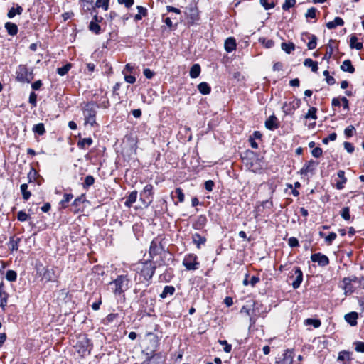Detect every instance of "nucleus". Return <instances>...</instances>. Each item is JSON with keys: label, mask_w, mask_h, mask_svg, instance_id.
Returning a JSON list of instances; mask_svg holds the SVG:
<instances>
[{"label": "nucleus", "mask_w": 364, "mask_h": 364, "mask_svg": "<svg viewBox=\"0 0 364 364\" xmlns=\"http://www.w3.org/2000/svg\"><path fill=\"white\" fill-rule=\"evenodd\" d=\"M16 79L21 82L29 83L33 79V75L32 71H28L26 65H20L16 71Z\"/></svg>", "instance_id": "nucleus-5"}, {"label": "nucleus", "mask_w": 364, "mask_h": 364, "mask_svg": "<svg viewBox=\"0 0 364 364\" xmlns=\"http://www.w3.org/2000/svg\"><path fill=\"white\" fill-rule=\"evenodd\" d=\"M95 183V178L92 176H87L85 178V181L82 183V186L85 189H87L89 187L92 186Z\"/></svg>", "instance_id": "nucleus-45"}, {"label": "nucleus", "mask_w": 364, "mask_h": 364, "mask_svg": "<svg viewBox=\"0 0 364 364\" xmlns=\"http://www.w3.org/2000/svg\"><path fill=\"white\" fill-rule=\"evenodd\" d=\"M296 4V0H285L282 4V8L284 11H288L290 8H292Z\"/></svg>", "instance_id": "nucleus-50"}, {"label": "nucleus", "mask_w": 364, "mask_h": 364, "mask_svg": "<svg viewBox=\"0 0 364 364\" xmlns=\"http://www.w3.org/2000/svg\"><path fill=\"white\" fill-rule=\"evenodd\" d=\"M323 154V151L320 147H316L311 151V154L316 158L320 157Z\"/></svg>", "instance_id": "nucleus-63"}, {"label": "nucleus", "mask_w": 364, "mask_h": 364, "mask_svg": "<svg viewBox=\"0 0 364 364\" xmlns=\"http://www.w3.org/2000/svg\"><path fill=\"white\" fill-rule=\"evenodd\" d=\"M175 292V288L173 286H165L163 291L160 294V297L164 299L168 296H171Z\"/></svg>", "instance_id": "nucleus-28"}, {"label": "nucleus", "mask_w": 364, "mask_h": 364, "mask_svg": "<svg viewBox=\"0 0 364 364\" xmlns=\"http://www.w3.org/2000/svg\"><path fill=\"white\" fill-rule=\"evenodd\" d=\"M176 196L178 198V202L183 203L185 199V196L183 192V190L181 188H177L175 191Z\"/></svg>", "instance_id": "nucleus-55"}, {"label": "nucleus", "mask_w": 364, "mask_h": 364, "mask_svg": "<svg viewBox=\"0 0 364 364\" xmlns=\"http://www.w3.org/2000/svg\"><path fill=\"white\" fill-rule=\"evenodd\" d=\"M316 112H317V109L316 107H311L308 110V112L304 115V118L305 119H317Z\"/></svg>", "instance_id": "nucleus-41"}, {"label": "nucleus", "mask_w": 364, "mask_h": 364, "mask_svg": "<svg viewBox=\"0 0 364 364\" xmlns=\"http://www.w3.org/2000/svg\"><path fill=\"white\" fill-rule=\"evenodd\" d=\"M109 0H96L95 6L98 8L101 7L105 11H107L109 9Z\"/></svg>", "instance_id": "nucleus-46"}, {"label": "nucleus", "mask_w": 364, "mask_h": 364, "mask_svg": "<svg viewBox=\"0 0 364 364\" xmlns=\"http://www.w3.org/2000/svg\"><path fill=\"white\" fill-rule=\"evenodd\" d=\"M20 238H14V237L10 238L9 243V248L11 251H16L18 248V243L20 242Z\"/></svg>", "instance_id": "nucleus-35"}, {"label": "nucleus", "mask_w": 364, "mask_h": 364, "mask_svg": "<svg viewBox=\"0 0 364 364\" xmlns=\"http://www.w3.org/2000/svg\"><path fill=\"white\" fill-rule=\"evenodd\" d=\"M294 274H292L290 277L294 278L292 282V287L294 289H296L300 287L303 281V272L298 267H294Z\"/></svg>", "instance_id": "nucleus-9"}, {"label": "nucleus", "mask_w": 364, "mask_h": 364, "mask_svg": "<svg viewBox=\"0 0 364 364\" xmlns=\"http://www.w3.org/2000/svg\"><path fill=\"white\" fill-rule=\"evenodd\" d=\"M164 358L161 353H155L148 357L141 364H163Z\"/></svg>", "instance_id": "nucleus-13"}, {"label": "nucleus", "mask_w": 364, "mask_h": 364, "mask_svg": "<svg viewBox=\"0 0 364 364\" xmlns=\"http://www.w3.org/2000/svg\"><path fill=\"white\" fill-rule=\"evenodd\" d=\"M358 318V315L356 312L353 311L350 312L345 315V320L348 322L351 326H355L357 324V319Z\"/></svg>", "instance_id": "nucleus-21"}, {"label": "nucleus", "mask_w": 364, "mask_h": 364, "mask_svg": "<svg viewBox=\"0 0 364 364\" xmlns=\"http://www.w3.org/2000/svg\"><path fill=\"white\" fill-rule=\"evenodd\" d=\"M337 235L332 232L329 233V235L326 237H325V242L327 243L328 245H331L332 242L336 238Z\"/></svg>", "instance_id": "nucleus-57"}, {"label": "nucleus", "mask_w": 364, "mask_h": 364, "mask_svg": "<svg viewBox=\"0 0 364 364\" xmlns=\"http://www.w3.org/2000/svg\"><path fill=\"white\" fill-rule=\"evenodd\" d=\"M357 278L354 277L353 278L350 277H345L343 279V283L344 284V290L346 293H352L353 292V286L351 284L352 282H355Z\"/></svg>", "instance_id": "nucleus-20"}, {"label": "nucleus", "mask_w": 364, "mask_h": 364, "mask_svg": "<svg viewBox=\"0 0 364 364\" xmlns=\"http://www.w3.org/2000/svg\"><path fill=\"white\" fill-rule=\"evenodd\" d=\"M138 193L136 191H132L129 196H127L126 201L124 202V205L127 208L132 207L133 203L136 201Z\"/></svg>", "instance_id": "nucleus-22"}, {"label": "nucleus", "mask_w": 364, "mask_h": 364, "mask_svg": "<svg viewBox=\"0 0 364 364\" xmlns=\"http://www.w3.org/2000/svg\"><path fill=\"white\" fill-rule=\"evenodd\" d=\"M338 361H343L344 362H350V354L348 352L346 351H342L340 352L338 356Z\"/></svg>", "instance_id": "nucleus-44"}, {"label": "nucleus", "mask_w": 364, "mask_h": 364, "mask_svg": "<svg viewBox=\"0 0 364 364\" xmlns=\"http://www.w3.org/2000/svg\"><path fill=\"white\" fill-rule=\"evenodd\" d=\"M136 9L138 10V14L134 16L135 21H139L143 16L144 17L147 16V9L146 8L142 6H137Z\"/></svg>", "instance_id": "nucleus-33"}, {"label": "nucleus", "mask_w": 364, "mask_h": 364, "mask_svg": "<svg viewBox=\"0 0 364 364\" xmlns=\"http://www.w3.org/2000/svg\"><path fill=\"white\" fill-rule=\"evenodd\" d=\"M282 49L286 52L287 53L289 54L295 49V45L290 42V43H282L281 45Z\"/></svg>", "instance_id": "nucleus-36"}, {"label": "nucleus", "mask_w": 364, "mask_h": 364, "mask_svg": "<svg viewBox=\"0 0 364 364\" xmlns=\"http://www.w3.org/2000/svg\"><path fill=\"white\" fill-rule=\"evenodd\" d=\"M183 265L187 270H196L199 268L200 263L198 262V257L195 254H188L185 256L183 260Z\"/></svg>", "instance_id": "nucleus-6"}, {"label": "nucleus", "mask_w": 364, "mask_h": 364, "mask_svg": "<svg viewBox=\"0 0 364 364\" xmlns=\"http://www.w3.org/2000/svg\"><path fill=\"white\" fill-rule=\"evenodd\" d=\"M42 279H44L46 282L55 281L56 277L55 275V271L53 269H45Z\"/></svg>", "instance_id": "nucleus-18"}, {"label": "nucleus", "mask_w": 364, "mask_h": 364, "mask_svg": "<svg viewBox=\"0 0 364 364\" xmlns=\"http://www.w3.org/2000/svg\"><path fill=\"white\" fill-rule=\"evenodd\" d=\"M99 107L94 102L87 103L82 109V114L85 119V125H90L93 127L97 124L96 114L97 109Z\"/></svg>", "instance_id": "nucleus-2"}, {"label": "nucleus", "mask_w": 364, "mask_h": 364, "mask_svg": "<svg viewBox=\"0 0 364 364\" xmlns=\"http://www.w3.org/2000/svg\"><path fill=\"white\" fill-rule=\"evenodd\" d=\"M153 186L151 184H147L144 186L141 196H144L145 197L151 196L153 194Z\"/></svg>", "instance_id": "nucleus-47"}, {"label": "nucleus", "mask_w": 364, "mask_h": 364, "mask_svg": "<svg viewBox=\"0 0 364 364\" xmlns=\"http://www.w3.org/2000/svg\"><path fill=\"white\" fill-rule=\"evenodd\" d=\"M350 46L351 48L360 50L363 48V43L358 41V38L355 36H353L350 39Z\"/></svg>", "instance_id": "nucleus-31"}, {"label": "nucleus", "mask_w": 364, "mask_h": 364, "mask_svg": "<svg viewBox=\"0 0 364 364\" xmlns=\"http://www.w3.org/2000/svg\"><path fill=\"white\" fill-rule=\"evenodd\" d=\"M343 25V20L341 17H336L333 21H329L326 23V27L328 29H333L336 26H342Z\"/></svg>", "instance_id": "nucleus-25"}, {"label": "nucleus", "mask_w": 364, "mask_h": 364, "mask_svg": "<svg viewBox=\"0 0 364 364\" xmlns=\"http://www.w3.org/2000/svg\"><path fill=\"white\" fill-rule=\"evenodd\" d=\"M200 73V66L199 64H194L192 65L190 70V77L191 78H196L199 76Z\"/></svg>", "instance_id": "nucleus-32"}, {"label": "nucleus", "mask_w": 364, "mask_h": 364, "mask_svg": "<svg viewBox=\"0 0 364 364\" xmlns=\"http://www.w3.org/2000/svg\"><path fill=\"white\" fill-rule=\"evenodd\" d=\"M6 279L9 282H14L16 280L17 274L14 270H8L5 276Z\"/></svg>", "instance_id": "nucleus-49"}, {"label": "nucleus", "mask_w": 364, "mask_h": 364, "mask_svg": "<svg viewBox=\"0 0 364 364\" xmlns=\"http://www.w3.org/2000/svg\"><path fill=\"white\" fill-rule=\"evenodd\" d=\"M265 127L269 130H274L279 127L277 118L274 115L270 116L265 122Z\"/></svg>", "instance_id": "nucleus-17"}, {"label": "nucleus", "mask_w": 364, "mask_h": 364, "mask_svg": "<svg viewBox=\"0 0 364 364\" xmlns=\"http://www.w3.org/2000/svg\"><path fill=\"white\" fill-rule=\"evenodd\" d=\"M20 188H21V193H22L23 198L25 200H28L29 198L31 196V193L30 191H28L27 190L28 189V185L26 183H23V184L21 185Z\"/></svg>", "instance_id": "nucleus-37"}, {"label": "nucleus", "mask_w": 364, "mask_h": 364, "mask_svg": "<svg viewBox=\"0 0 364 364\" xmlns=\"http://www.w3.org/2000/svg\"><path fill=\"white\" fill-rule=\"evenodd\" d=\"M156 269V266L151 259L138 263L135 269V280L139 283H147L146 285H149Z\"/></svg>", "instance_id": "nucleus-1"}, {"label": "nucleus", "mask_w": 364, "mask_h": 364, "mask_svg": "<svg viewBox=\"0 0 364 364\" xmlns=\"http://www.w3.org/2000/svg\"><path fill=\"white\" fill-rule=\"evenodd\" d=\"M92 139L90 137L80 139L77 142V146L80 149H85L86 146L92 145Z\"/></svg>", "instance_id": "nucleus-34"}, {"label": "nucleus", "mask_w": 364, "mask_h": 364, "mask_svg": "<svg viewBox=\"0 0 364 364\" xmlns=\"http://www.w3.org/2000/svg\"><path fill=\"white\" fill-rule=\"evenodd\" d=\"M259 42L265 46L266 48H272L274 43L272 40H266L265 38H259Z\"/></svg>", "instance_id": "nucleus-61"}, {"label": "nucleus", "mask_w": 364, "mask_h": 364, "mask_svg": "<svg viewBox=\"0 0 364 364\" xmlns=\"http://www.w3.org/2000/svg\"><path fill=\"white\" fill-rule=\"evenodd\" d=\"M117 314H109L106 318L103 320L104 324L108 325L114 321V320L117 317Z\"/></svg>", "instance_id": "nucleus-51"}, {"label": "nucleus", "mask_w": 364, "mask_h": 364, "mask_svg": "<svg viewBox=\"0 0 364 364\" xmlns=\"http://www.w3.org/2000/svg\"><path fill=\"white\" fill-rule=\"evenodd\" d=\"M192 240L198 248H200V245H204L206 242V238L198 233L193 234L192 235Z\"/></svg>", "instance_id": "nucleus-24"}, {"label": "nucleus", "mask_w": 364, "mask_h": 364, "mask_svg": "<svg viewBox=\"0 0 364 364\" xmlns=\"http://www.w3.org/2000/svg\"><path fill=\"white\" fill-rule=\"evenodd\" d=\"M28 218V214L23 210L19 211L17 214V218L21 222H24V221L27 220Z\"/></svg>", "instance_id": "nucleus-59"}, {"label": "nucleus", "mask_w": 364, "mask_h": 364, "mask_svg": "<svg viewBox=\"0 0 364 364\" xmlns=\"http://www.w3.org/2000/svg\"><path fill=\"white\" fill-rule=\"evenodd\" d=\"M224 47L225 50L228 53H231L234 50L236 49V41L235 39L232 37L228 38L224 44Z\"/></svg>", "instance_id": "nucleus-19"}, {"label": "nucleus", "mask_w": 364, "mask_h": 364, "mask_svg": "<svg viewBox=\"0 0 364 364\" xmlns=\"http://www.w3.org/2000/svg\"><path fill=\"white\" fill-rule=\"evenodd\" d=\"M129 279L126 275H119L109 284L115 295H120L129 288Z\"/></svg>", "instance_id": "nucleus-3"}, {"label": "nucleus", "mask_w": 364, "mask_h": 364, "mask_svg": "<svg viewBox=\"0 0 364 364\" xmlns=\"http://www.w3.org/2000/svg\"><path fill=\"white\" fill-rule=\"evenodd\" d=\"M77 353L82 357L89 355L92 350L90 341L85 336H82L78 338L75 345Z\"/></svg>", "instance_id": "nucleus-4"}, {"label": "nucleus", "mask_w": 364, "mask_h": 364, "mask_svg": "<svg viewBox=\"0 0 364 364\" xmlns=\"http://www.w3.org/2000/svg\"><path fill=\"white\" fill-rule=\"evenodd\" d=\"M163 247L160 242H158L156 240H154L150 245L149 247V257L152 259L156 255H159L162 250Z\"/></svg>", "instance_id": "nucleus-11"}, {"label": "nucleus", "mask_w": 364, "mask_h": 364, "mask_svg": "<svg viewBox=\"0 0 364 364\" xmlns=\"http://www.w3.org/2000/svg\"><path fill=\"white\" fill-rule=\"evenodd\" d=\"M304 65L306 67L311 68L312 72L316 73L318 71V63L316 61H314L311 58L305 59L304 61Z\"/></svg>", "instance_id": "nucleus-27"}, {"label": "nucleus", "mask_w": 364, "mask_h": 364, "mask_svg": "<svg viewBox=\"0 0 364 364\" xmlns=\"http://www.w3.org/2000/svg\"><path fill=\"white\" fill-rule=\"evenodd\" d=\"M316 9L314 7H311L307 10L305 14L306 18H316Z\"/></svg>", "instance_id": "nucleus-58"}, {"label": "nucleus", "mask_w": 364, "mask_h": 364, "mask_svg": "<svg viewBox=\"0 0 364 364\" xmlns=\"http://www.w3.org/2000/svg\"><path fill=\"white\" fill-rule=\"evenodd\" d=\"M305 37L307 38L309 41L307 43V47L309 50H314L316 48L317 46V37L314 34H310L309 33H303L301 34V40L305 41Z\"/></svg>", "instance_id": "nucleus-12"}, {"label": "nucleus", "mask_w": 364, "mask_h": 364, "mask_svg": "<svg viewBox=\"0 0 364 364\" xmlns=\"http://www.w3.org/2000/svg\"><path fill=\"white\" fill-rule=\"evenodd\" d=\"M323 74L326 77V81L327 84H328L329 85H333L335 84L336 80L334 77L329 75V72L328 70H324Z\"/></svg>", "instance_id": "nucleus-52"}, {"label": "nucleus", "mask_w": 364, "mask_h": 364, "mask_svg": "<svg viewBox=\"0 0 364 364\" xmlns=\"http://www.w3.org/2000/svg\"><path fill=\"white\" fill-rule=\"evenodd\" d=\"M23 12V8L21 6H18L16 8L11 7L7 14L9 18H14L16 14L21 15Z\"/></svg>", "instance_id": "nucleus-30"}, {"label": "nucleus", "mask_w": 364, "mask_h": 364, "mask_svg": "<svg viewBox=\"0 0 364 364\" xmlns=\"http://www.w3.org/2000/svg\"><path fill=\"white\" fill-rule=\"evenodd\" d=\"M316 165L317 164L314 161H309L304 165V166L300 170V174L307 175L309 173H313L314 171L315 170Z\"/></svg>", "instance_id": "nucleus-15"}, {"label": "nucleus", "mask_w": 364, "mask_h": 364, "mask_svg": "<svg viewBox=\"0 0 364 364\" xmlns=\"http://www.w3.org/2000/svg\"><path fill=\"white\" fill-rule=\"evenodd\" d=\"M301 100L295 98L292 101L285 102L282 107L285 114H292L300 107Z\"/></svg>", "instance_id": "nucleus-7"}, {"label": "nucleus", "mask_w": 364, "mask_h": 364, "mask_svg": "<svg viewBox=\"0 0 364 364\" xmlns=\"http://www.w3.org/2000/svg\"><path fill=\"white\" fill-rule=\"evenodd\" d=\"M118 4H124L126 8L129 9L133 6L134 0H117Z\"/></svg>", "instance_id": "nucleus-62"}, {"label": "nucleus", "mask_w": 364, "mask_h": 364, "mask_svg": "<svg viewBox=\"0 0 364 364\" xmlns=\"http://www.w3.org/2000/svg\"><path fill=\"white\" fill-rule=\"evenodd\" d=\"M341 69L349 73H353L355 72V68L350 60H345L341 65Z\"/></svg>", "instance_id": "nucleus-26"}, {"label": "nucleus", "mask_w": 364, "mask_h": 364, "mask_svg": "<svg viewBox=\"0 0 364 364\" xmlns=\"http://www.w3.org/2000/svg\"><path fill=\"white\" fill-rule=\"evenodd\" d=\"M311 259L314 262H317L318 264L321 267H326L329 264L328 257L320 252L312 254L311 256Z\"/></svg>", "instance_id": "nucleus-10"}, {"label": "nucleus", "mask_w": 364, "mask_h": 364, "mask_svg": "<svg viewBox=\"0 0 364 364\" xmlns=\"http://www.w3.org/2000/svg\"><path fill=\"white\" fill-rule=\"evenodd\" d=\"M73 198V194L71 193H65L63 196V199L60 201V204L63 208H65L67 207V203Z\"/></svg>", "instance_id": "nucleus-48"}, {"label": "nucleus", "mask_w": 364, "mask_h": 364, "mask_svg": "<svg viewBox=\"0 0 364 364\" xmlns=\"http://www.w3.org/2000/svg\"><path fill=\"white\" fill-rule=\"evenodd\" d=\"M207 223V218L204 215H200L197 217L196 220L193 223L192 226L196 230L203 229Z\"/></svg>", "instance_id": "nucleus-16"}, {"label": "nucleus", "mask_w": 364, "mask_h": 364, "mask_svg": "<svg viewBox=\"0 0 364 364\" xmlns=\"http://www.w3.org/2000/svg\"><path fill=\"white\" fill-rule=\"evenodd\" d=\"M304 324L306 326H313L315 328L321 326V322L319 319L307 318L304 321Z\"/></svg>", "instance_id": "nucleus-38"}, {"label": "nucleus", "mask_w": 364, "mask_h": 364, "mask_svg": "<svg viewBox=\"0 0 364 364\" xmlns=\"http://www.w3.org/2000/svg\"><path fill=\"white\" fill-rule=\"evenodd\" d=\"M89 29L95 34H100L101 31L100 26L96 22L91 21L89 25Z\"/></svg>", "instance_id": "nucleus-43"}, {"label": "nucleus", "mask_w": 364, "mask_h": 364, "mask_svg": "<svg viewBox=\"0 0 364 364\" xmlns=\"http://www.w3.org/2000/svg\"><path fill=\"white\" fill-rule=\"evenodd\" d=\"M32 129L33 132L38 134V135H43L46 132V129L43 123L35 124Z\"/></svg>", "instance_id": "nucleus-39"}, {"label": "nucleus", "mask_w": 364, "mask_h": 364, "mask_svg": "<svg viewBox=\"0 0 364 364\" xmlns=\"http://www.w3.org/2000/svg\"><path fill=\"white\" fill-rule=\"evenodd\" d=\"M355 350L359 353H364V342L357 341L355 343Z\"/></svg>", "instance_id": "nucleus-60"}, {"label": "nucleus", "mask_w": 364, "mask_h": 364, "mask_svg": "<svg viewBox=\"0 0 364 364\" xmlns=\"http://www.w3.org/2000/svg\"><path fill=\"white\" fill-rule=\"evenodd\" d=\"M355 132V129L353 125L347 127L344 130L345 135L349 138L351 137L353 133Z\"/></svg>", "instance_id": "nucleus-56"}, {"label": "nucleus", "mask_w": 364, "mask_h": 364, "mask_svg": "<svg viewBox=\"0 0 364 364\" xmlns=\"http://www.w3.org/2000/svg\"><path fill=\"white\" fill-rule=\"evenodd\" d=\"M294 353L291 350H286L279 356L275 364H293Z\"/></svg>", "instance_id": "nucleus-8"}, {"label": "nucleus", "mask_w": 364, "mask_h": 364, "mask_svg": "<svg viewBox=\"0 0 364 364\" xmlns=\"http://www.w3.org/2000/svg\"><path fill=\"white\" fill-rule=\"evenodd\" d=\"M259 2L265 10L273 9L275 6L274 0H259Z\"/></svg>", "instance_id": "nucleus-40"}, {"label": "nucleus", "mask_w": 364, "mask_h": 364, "mask_svg": "<svg viewBox=\"0 0 364 364\" xmlns=\"http://www.w3.org/2000/svg\"><path fill=\"white\" fill-rule=\"evenodd\" d=\"M218 343L221 346H224L223 350L225 353H230L231 351L232 346L229 344L226 340H219Z\"/></svg>", "instance_id": "nucleus-53"}, {"label": "nucleus", "mask_w": 364, "mask_h": 364, "mask_svg": "<svg viewBox=\"0 0 364 364\" xmlns=\"http://www.w3.org/2000/svg\"><path fill=\"white\" fill-rule=\"evenodd\" d=\"M71 67L72 66L70 63H67L63 67L58 68L57 69V73L60 76H63L68 73V72L70 70Z\"/></svg>", "instance_id": "nucleus-42"}, {"label": "nucleus", "mask_w": 364, "mask_h": 364, "mask_svg": "<svg viewBox=\"0 0 364 364\" xmlns=\"http://www.w3.org/2000/svg\"><path fill=\"white\" fill-rule=\"evenodd\" d=\"M9 294L5 291V286L3 282L0 283V306L3 310L5 309L8 303Z\"/></svg>", "instance_id": "nucleus-14"}, {"label": "nucleus", "mask_w": 364, "mask_h": 364, "mask_svg": "<svg viewBox=\"0 0 364 364\" xmlns=\"http://www.w3.org/2000/svg\"><path fill=\"white\" fill-rule=\"evenodd\" d=\"M341 217L345 220H349L350 218V209L348 207H345L342 209L341 210Z\"/></svg>", "instance_id": "nucleus-54"}, {"label": "nucleus", "mask_w": 364, "mask_h": 364, "mask_svg": "<svg viewBox=\"0 0 364 364\" xmlns=\"http://www.w3.org/2000/svg\"><path fill=\"white\" fill-rule=\"evenodd\" d=\"M288 244L291 247H295L299 245L298 240L294 237H291L289 239Z\"/></svg>", "instance_id": "nucleus-64"}, {"label": "nucleus", "mask_w": 364, "mask_h": 364, "mask_svg": "<svg viewBox=\"0 0 364 364\" xmlns=\"http://www.w3.org/2000/svg\"><path fill=\"white\" fill-rule=\"evenodd\" d=\"M198 90L202 95H208L211 91L210 85L205 82H200L198 85Z\"/></svg>", "instance_id": "nucleus-29"}, {"label": "nucleus", "mask_w": 364, "mask_h": 364, "mask_svg": "<svg viewBox=\"0 0 364 364\" xmlns=\"http://www.w3.org/2000/svg\"><path fill=\"white\" fill-rule=\"evenodd\" d=\"M7 33L11 36H15L18 33V26L14 23L6 22L4 26Z\"/></svg>", "instance_id": "nucleus-23"}]
</instances>
